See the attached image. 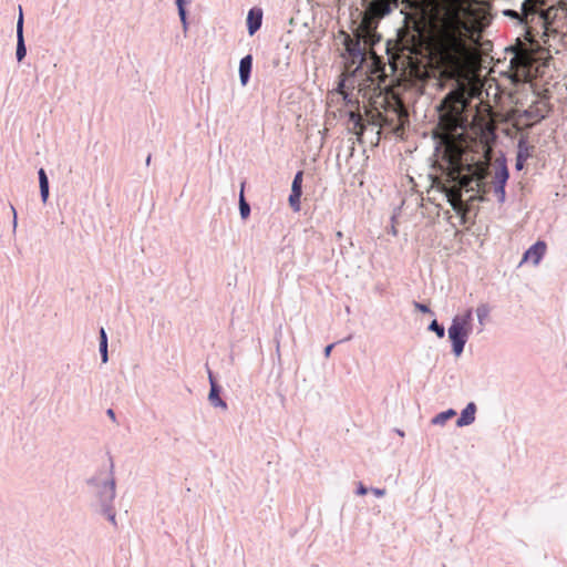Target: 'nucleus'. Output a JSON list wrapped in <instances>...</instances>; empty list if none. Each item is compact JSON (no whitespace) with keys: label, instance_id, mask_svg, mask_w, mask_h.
<instances>
[{"label":"nucleus","instance_id":"20","mask_svg":"<svg viewBox=\"0 0 567 567\" xmlns=\"http://www.w3.org/2000/svg\"><path fill=\"white\" fill-rule=\"evenodd\" d=\"M430 330L434 331L439 338H443L444 337V333H445V330L442 326H440L437 323L436 320H433L429 327Z\"/></svg>","mask_w":567,"mask_h":567},{"label":"nucleus","instance_id":"23","mask_svg":"<svg viewBox=\"0 0 567 567\" xmlns=\"http://www.w3.org/2000/svg\"><path fill=\"white\" fill-rule=\"evenodd\" d=\"M414 308L421 312L427 313L430 312V308L426 305L414 302Z\"/></svg>","mask_w":567,"mask_h":567},{"label":"nucleus","instance_id":"10","mask_svg":"<svg viewBox=\"0 0 567 567\" xmlns=\"http://www.w3.org/2000/svg\"><path fill=\"white\" fill-rule=\"evenodd\" d=\"M262 12L261 10L251 9L247 17V25L249 34H254L261 25Z\"/></svg>","mask_w":567,"mask_h":567},{"label":"nucleus","instance_id":"2","mask_svg":"<svg viewBox=\"0 0 567 567\" xmlns=\"http://www.w3.org/2000/svg\"><path fill=\"white\" fill-rule=\"evenodd\" d=\"M544 1L524 0L520 12L514 10L505 11L506 16L517 18L525 25L523 39L517 38L515 45L508 49L512 54L509 61V73L514 82L529 83L544 66L548 54L546 45L549 37L550 9L544 10Z\"/></svg>","mask_w":567,"mask_h":567},{"label":"nucleus","instance_id":"14","mask_svg":"<svg viewBox=\"0 0 567 567\" xmlns=\"http://www.w3.org/2000/svg\"><path fill=\"white\" fill-rule=\"evenodd\" d=\"M40 193L42 200L45 203L49 197V181L43 168L39 171Z\"/></svg>","mask_w":567,"mask_h":567},{"label":"nucleus","instance_id":"29","mask_svg":"<svg viewBox=\"0 0 567 567\" xmlns=\"http://www.w3.org/2000/svg\"><path fill=\"white\" fill-rule=\"evenodd\" d=\"M150 162H151V156H148L147 159H146L147 164H150Z\"/></svg>","mask_w":567,"mask_h":567},{"label":"nucleus","instance_id":"1","mask_svg":"<svg viewBox=\"0 0 567 567\" xmlns=\"http://www.w3.org/2000/svg\"><path fill=\"white\" fill-rule=\"evenodd\" d=\"M471 0H402L405 25L398 33L396 58L406 63V74L421 89L430 76V60L442 80L455 85L440 105L439 138L435 156L441 174L435 181H507L504 163L491 164V121L480 120L477 112L468 130L471 100L481 89L466 74L470 28L465 21Z\"/></svg>","mask_w":567,"mask_h":567},{"label":"nucleus","instance_id":"28","mask_svg":"<svg viewBox=\"0 0 567 567\" xmlns=\"http://www.w3.org/2000/svg\"><path fill=\"white\" fill-rule=\"evenodd\" d=\"M107 415H109L113 421H115V413H114V411H113L112 409H109V410H107Z\"/></svg>","mask_w":567,"mask_h":567},{"label":"nucleus","instance_id":"26","mask_svg":"<svg viewBox=\"0 0 567 567\" xmlns=\"http://www.w3.org/2000/svg\"><path fill=\"white\" fill-rule=\"evenodd\" d=\"M372 493L377 496V497H381L385 494V491L384 489H380V488H373L372 489Z\"/></svg>","mask_w":567,"mask_h":567},{"label":"nucleus","instance_id":"27","mask_svg":"<svg viewBox=\"0 0 567 567\" xmlns=\"http://www.w3.org/2000/svg\"><path fill=\"white\" fill-rule=\"evenodd\" d=\"M332 348H333V344H329V346H327V347H326V349H324V355H326L327 358L330 355Z\"/></svg>","mask_w":567,"mask_h":567},{"label":"nucleus","instance_id":"9","mask_svg":"<svg viewBox=\"0 0 567 567\" xmlns=\"http://www.w3.org/2000/svg\"><path fill=\"white\" fill-rule=\"evenodd\" d=\"M476 405L471 402L466 405V408L462 411L461 416L456 421L457 426L470 425L475 420Z\"/></svg>","mask_w":567,"mask_h":567},{"label":"nucleus","instance_id":"25","mask_svg":"<svg viewBox=\"0 0 567 567\" xmlns=\"http://www.w3.org/2000/svg\"><path fill=\"white\" fill-rule=\"evenodd\" d=\"M100 342L107 343V337H106L105 330L103 328L100 331Z\"/></svg>","mask_w":567,"mask_h":567},{"label":"nucleus","instance_id":"17","mask_svg":"<svg viewBox=\"0 0 567 567\" xmlns=\"http://www.w3.org/2000/svg\"><path fill=\"white\" fill-rule=\"evenodd\" d=\"M302 177H303V172L302 171H299L295 175V178H293L292 185H291V190L292 192H298V193L302 194Z\"/></svg>","mask_w":567,"mask_h":567},{"label":"nucleus","instance_id":"21","mask_svg":"<svg viewBox=\"0 0 567 567\" xmlns=\"http://www.w3.org/2000/svg\"><path fill=\"white\" fill-rule=\"evenodd\" d=\"M176 4L178 7V12H179L181 19H182L183 22H185V20H186V12H185V9H184V1L183 0H176Z\"/></svg>","mask_w":567,"mask_h":567},{"label":"nucleus","instance_id":"8","mask_svg":"<svg viewBox=\"0 0 567 567\" xmlns=\"http://www.w3.org/2000/svg\"><path fill=\"white\" fill-rule=\"evenodd\" d=\"M17 40H18L17 41V59H18V61H21L27 54L24 40H23V16H22L21 9H20L19 20L17 23Z\"/></svg>","mask_w":567,"mask_h":567},{"label":"nucleus","instance_id":"6","mask_svg":"<svg viewBox=\"0 0 567 567\" xmlns=\"http://www.w3.org/2000/svg\"><path fill=\"white\" fill-rule=\"evenodd\" d=\"M472 311L466 310L463 315L456 316L449 328V338L453 344V351L460 355L464 349L467 337L471 332Z\"/></svg>","mask_w":567,"mask_h":567},{"label":"nucleus","instance_id":"16","mask_svg":"<svg viewBox=\"0 0 567 567\" xmlns=\"http://www.w3.org/2000/svg\"><path fill=\"white\" fill-rule=\"evenodd\" d=\"M301 195H302L301 193L292 192L291 190V194L289 196V205L293 209V212H299L300 210V197H301Z\"/></svg>","mask_w":567,"mask_h":567},{"label":"nucleus","instance_id":"3","mask_svg":"<svg viewBox=\"0 0 567 567\" xmlns=\"http://www.w3.org/2000/svg\"><path fill=\"white\" fill-rule=\"evenodd\" d=\"M354 79L349 78L339 84L338 93L342 95L350 110V121L353 123L352 132L361 136L364 125L359 113L362 103L365 121L380 127H389L395 132L403 128L408 122V112L401 99L393 91H381L374 86L373 80L367 79L358 87L353 86Z\"/></svg>","mask_w":567,"mask_h":567},{"label":"nucleus","instance_id":"19","mask_svg":"<svg viewBox=\"0 0 567 567\" xmlns=\"http://www.w3.org/2000/svg\"><path fill=\"white\" fill-rule=\"evenodd\" d=\"M239 209H240L241 217L247 218L250 213V208H249V205L246 203L243 193L240 194Z\"/></svg>","mask_w":567,"mask_h":567},{"label":"nucleus","instance_id":"18","mask_svg":"<svg viewBox=\"0 0 567 567\" xmlns=\"http://www.w3.org/2000/svg\"><path fill=\"white\" fill-rule=\"evenodd\" d=\"M477 318L481 323L488 317L489 307L487 305H480L476 309Z\"/></svg>","mask_w":567,"mask_h":567},{"label":"nucleus","instance_id":"4","mask_svg":"<svg viewBox=\"0 0 567 567\" xmlns=\"http://www.w3.org/2000/svg\"><path fill=\"white\" fill-rule=\"evenodd\" d=\"M550 111L549 97L536 93L529 84L515 101L513 117L519 127H530L544 120Z\"/></svg>","mask_w":567,"mask_h":567},{"label":"nucleus","instance_id":"7","mask_svg":"<svg viewBox=\"0 0 567 567\" xmlns=\"http://www.w3.org/2000/svg\"><path fill=\"white\" fill-rule=\"evenodd\" d=\"M547 245L545 241L538 240L535 243L532 247H529L524 256H523V262L532 261L533 265H538L544 255L546 254Z\"/></svg>","mask_w":567,"mask_h":567},{"label":"nucleus","instance_id":"22","mask_svg":"<svg viewBox=\"0 0 567 567\" xmlns=\"http://www.w3.org/2000/svg\"><path fill=\"white\" fill-rule=\"evenodd\" d=\"M100 352L102 355V361L105 363L107 361V343L100 342Z\"/></svg>","mask_w":567,"mask_h":567},{"label":"nucleus","instance_id":"15","mask_svg":"<svg viewBox=\"0 0 567 567\" xmlns=\"http://www.w3.org/2000/svg\"><path fill=\"white\" fill-rule=\"evenodd\" d=\"M456 413L454 410H447L445 412H442L440 414H437L434 419H433V423L434 424H444L449 419H451L452 416H454Z\"/></svg>","mask_w":567,"mask_h":567},{"label":"nucleus","instance_id":"24","mask_svg":"<svg viewBox=\"0 0 567 567\" xmlns=\"http://www.w3.org/2000/svg\"><path fill=\"white\" fill-rule=\"evenodd\" d=\"M357 493L358 495L363 496L368 493V489L363 484L360 483Z\"/></svg>","mask_w":567,"mask_h":567},{"label":"nucleus","instance_id":"12","mask_svg":"<svg viewBox=\"0 0 567 567\" xmlns=\"http://www.w3.org/2000/svg\"><path fill=\"white\" fill-rule=\"evenodd\" d=\"M209 382H210V392H209L210 403L215 406H220L223 409H226L227 404L225 403V401H223L220 399L217 383H216L214 377L212 375V373H209Z\"/></svg>","mask_w":567,"mask_h":567},{"label":"nucleus","instance_id":"5","mask_svg":"<svg viewBox=\"0 0 567 567\" xmlns=\"http://www.w3.org/2000/svg\"><path fill=\"white\" fill-rule=\"evenodd\" d=\"M399 0H372L362 18L360 30L368 37H372L378 21L388 16L393 8L398 7Z\"/></svg>","mask_w":567,"mask_h":567},{"label":"nucleus","instance_id":"13","mask_svg":"<svg viewBox=\"0 0 567 567\" xmlns=\"http://www.w3.org/2000/svg\"><path fill=\"white\" fill-rule=\"evenodd\" d=\"M530 156L529 147L526 145L519 144L518 154L516 158V168L520 171L524 167L525 162Z\"/></svg>","mask_w":567,"mask_h":567},{"label":"nucleus","instance_id":"11","mask_svg":"<svg viewBox=\"0 0 567 567\" xmlns=\"http://www.w3.org/2000/svg\"><path fill=\"white\" fill-rule=\"evenodd\" d=\"M252 65V56L250 54L244 56L239 64V76L243 85H246L249 80L250 71Z\"/></svg>","mask_w":567,"mask_h":567}]
</instances>
